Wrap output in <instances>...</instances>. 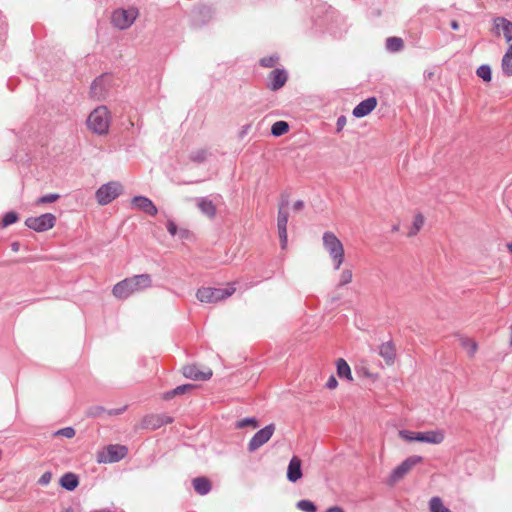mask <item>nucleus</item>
Returning a JSON list of instances; mask_svg holds the SVG:
<instances>
[{"mask_svg":"<svg viewBox=\"0 0 512 512\" xmlns=\"http://www.w3.org/2000/svg\"><path fill=\"white\" fill-rule=\"evenodd\" d=\"M151 283L152 280L149 274L135 275L114 285L112 293L116 298L125 299L136 292L150 287Z\"/></svg>","mask_w":512,"mask_h":512,"instance_id":"nucleus-1","label":"nucleus"},{"mask_svg":"<svg viewBox=\"0 0 512 512\" xmlns=\"http://www.w3.org/2000/svg\"><path fill=\"white\" fill-rule=\"evenodd\" d=\"M322 241L324 249L329 253L333 262L334 270H338L344 262V247L342 242L330 231L324 232Z\"/></svg>","mask_w":512,"mask_h":512,"instance_id":"nucleus-2","label":"nucleus"},{"mask_svg":"<svg viewBox=\"0 0 512 512\" xmlns=\"http://www.w3.org/2000/svg\"><path fill=\"white\" fill-rule=\"evenodd\" d=\"M110 124L109 112L106 106L95 108L87 119L88 128L96 134L108 133Z\"/></svg>","mask_w":512,"mask_h":512,"instance_id":"nucleus-3","label":"nucleus"},{"mask_svg":"<svg viewBox=\"0 0 512 512\" xmlns=\"http://www.w3.org/2000/svg\"><path fill=\"white\" fill-rule=\"evenodd\" d=\"M235 292L234 287L212 288L202 287L197 290L196 297L202 303H217Z\"/></svg>","mask_w":512,"mask_h":512,"instance_id":"nucleus-4","label":"nucleus"},{"mask_svg":"<svg viewBox=\"0 0 512 512\" xmlns=\"http://www.w3.org/2000/svg\"><path fill=\"white\" fill-rule=\"evenodd\" d=\"M123 192V186L118 181H110L101 185L96 193L95 198L99 205H107L120 196Z\"/></svg>","mask_w":512,"mask_h":512,"instance_id":"nucleus-5","label":"nucleus"},{"mask_svg":"<svg viewBox=\"0 0 512 512\" xmlns=\"http://www.w3.org/2000/svg\"><path fill=\"white\" fill-rule=\"evenodd\" d=\"M139 11L136 7L118 8L111 16L112 24L120 30L128 29L136 20Z\"/></svg>","mask_w":512,"mask_h":512,"instance_id":"nucleus-6","label":"nucleus"},{"mask_svg":"<svg viewBox=\"0 0 512 512\" xmlns=\"http://www.w3.org/2000/svg\"><path fill=\"white\" fill-rule=\"evenodd\" d=\"M56 217L52 213H45L37 217H28L25 225L37 232H44L54 227Z\"/></svg>","mask_w":512,"mask_h":512,"instance_id":"nucleus-7","label":"nucleus"},{"mask_svg":"<svg viewBox=\"0 0 512 512\" xmlns=\"http://www.w3.org/2000/svg\"><path fill=\"white\" fill-rule=\"evenodd\" d=\"M421 456L413 455L406 458L400 465L395 467L390 475V484H394L401 480L415 465L422 462Z\"/></svg>","mask_w":512,"mask_h":512,"instance_id":"nucleus-8","label":"nucleus"},{"mask_svg":"<svg viewBox=\"0 0 512 512\" xmlns=\"http://www.w3.org/2000/svg\"><path fill=\"white\" fill-rule=\"evenodd\" d=\"M274 431H275L274 424H269V425L265 426L264 428L260 429L259 431H257L248 443V447H247L248 451L255 452L261 446L266 444L273 436Z\"/></svg>","mask_w":512,"mask_h":512,"instance_id":"nucleus-9","label":"nucleus"},{"mask_svg":"<svg viewBox=\"0 0 512 512\" xmlns=\"http://www.w3.org/2000/svg\"><path fill=\"white\" fill-rule=\"evenodd\" d=\"M214 10L208 5L195 6L191 12L192 25L201 27L207 24L213 17Z\"/></svg>","mask_w":512,"mask_h":512,"instance_id":"nucleus-10","label":"nucleus"},{"mask_svg":"<svg viewBox=\"0 0 512 512\" xmlns=\"http://www.w3.org/2000/svg\"><path fill=\"white\" fill-rule=\"evenodd\" d=\"M128 448L124 445H109L106 448L105 455L101 456L99 462L114 463L126 457Z\"/></svg>","mask_w":512,"mask_h":512,"instance_id":"nucleus-11","label":"nucleus"},{"mask_svg":"<svg viewBox=\"0 0 512 512\" xmlns=\"http://www.w3.org/2000/svg\"><path fill=\"white\" fill-rule=\"evenodd\" d=\"M288 80V73L285 69H274L268 76L267 87L272 91L281 89Z\"/></svg>","mask_w":512,"mask_h":512,"instance_id":"nucleus-12","label":"nucleus"},{"mask_svg":"<svg viewBox=\"0 0 512 512\" xmlns=\"http://www.w3.org/2000/svg\"><path fill=\"white\" fill-rule=\"evenodd\" d=\"M133 208L138 209L150 216H156L158 213L157 207L146 196H135L131 199Z\"/></svg>","mask_w":512,"mask_h":512,"instance_id":"nucleus-13","label":"nucleus"},{"mask_svg":"<svg viewBox=\"0 0 512 512\" xmlns=\"http://www.w3.org/2000/svg\"><path fill=\"white\" fill-rule=\"evenodd\" d=\"M288 211L283 209H278V216H277V228H278V235L281 242V248L285 249L287 245V224H288Z\"/></svg>","mask_w":512,"mask_h":512,"instance_id":"nucleus-14","label":"nucleus"},{"mask_svg":"<svg viewBox=\"0 0 512 512\" xmlns=\"http://www.w3.org/2000/svg\"><path fill=\"white\" fill-rule=\"evenodd\" d=\"M445 439V432L441 429L417 432L416 441L429 444H440Z\"/></svg>","mask_w":512,"mask_h":512,"instance_id":"nucleus-15","label":"nucleus"},{"mask_svg":"<svg viewBox=\"0 0 512 512\" xmlns=\"http://www.w3.org/2000/svg\"><path fill=\"white\" fill-rule=\"evenodd\" d=\"M108 79L109 76L103 74L92 82L89 92L91 98L96 100H101L104 98Z\"/></svg>","mask_w":512,"mask_h":512,"instance_id":"nucleus-16","label":"nucleus"},{"mask_svg":"<svg viewBox=\"0 0 512 512\" xmlns=\"http://www.w3.org/2000/svg\"><path fill=\"white\" fill-rule=\"evenodd\" d=\"M183 375L192 380H209L212 376V370L207 368L201 371L196 365H186L183 367Z\"/></svg>","mask_w":512,"mask_h":512,"instance_id":"nucleus-17","label":"nucleus"},{"mask_svg":"<svg viewBox=\"0 0 512 512\" xmlns=\"http://www.w3.org/2000/svg\"><path fill=\"white\" fill-rule=\"evenodd\" d=\"M377 106L376 97H369L363 101H361L358 105L353 109V116L356 118H362L370 114Z\"/></svg>","mask_w":512,"mask_h":512,"instance_id":"nucleus-18","label":"nucleus"},{"mask_svg":"<svg viewBox=\"0 0 512 512\" xmlns=\"http://www.w3.org/2000/svg\"><path fill=\"white\" fill-rule=\"evenodd\" d=\"M287 479L288 481L295 483L300 480L303 476L302 473V461L299 457L293 456L287 467Z\"/></svg>","mask_w":512,"mask_h":512,"instance_id":"nucleus-19","label":"nucleus"},{"mask_svg":"<svg viewBox=\"0 0 512 512\" xmlns=\"http://www.w3.org/2000/svg\"><path fill=\"white\" fill-rule=\"evenodd\" d=\"M494 29L497 34L502 31L503 36L507 42L512 41V22L505 17H495L493 19Z\"/></svg>","mask_w":512,"mask_h":512,"instance_id":"nucleus-20","label":"nucleus"},{"mask_svg":"<svg viewBox=\"0 0 512 512\" xmlns=\"http://www.w3.org/2000/svg\"><path fill=\"white\" fill-rule=\"evenodd\" d=\"M379 354L387 364H392L396 356L394 344L391 341L382 343L379 347Z\"/></svg>","mask_w":512,"mask_h":512,"instance_id":"nucleus-21","label":"nucleus"},{"mask_svg":"<svg viewBox=\"0 0 512 512\" xmlns=\"http://www.w3.org/2000/svg\"><path fill=\"white\" fill-rule=\"evenodd\" d=\"M197 206L199 210L209 218H213L216 215V207L213 202L206 198L201 197L197 199Z\"/></svg>","mask_w":512,"mask_h":512,"instance_id":"nucleus-22","label":"nucleus"},{"mask_svg":"<svg viewBox=\"0 0 512 512\" xmlns=\"http://www.w3.org/2000/svg\"><path fill=\"white\" fill-rule=\"evenodd\" d=\"M78 484H79L78 476L74 473H71V472L65 473L60 478L61 487L68 491L75 490L76 487L78 486Z\"/></svg>","mask_w":512,"mask_h":512,"instance_id":"nucleus-23","label":"nucleus"},{"mask_svg":"<svg viewBox=\"0 0 512 512\" xmlns=\"http://www.w3.org/2000/svg\"><path fill=\"white\" fill-rule=\"evenodd\" d=\"M193 488L199 495H206L211 490V483L206 477L193 479Z\"/></svg>","mask_w":512,"mask_h":512,"instance_id":"nucleus-24","label":"nucleus"},{"mask_svg":"<svg viewBox=\"0 0 512 512\" xmlns=\"http://www.w3.org/2000/svg\"><path fill=\"white\" fill-rule=\"evenodd\" d=\"M142 425L144 428L156 430L162 426L161 414H150L144 417Z\"/></svg>","mask_w":512,"mask_h":512,"instance_id":"nucleus-25","label":"nucleus"},{"mask_svg":"<svg viewBox=\"0 0 512 512\" xmlns=\"http://www.w3.org/2000/svg\"><path fill=\"white\" fill-rule=\"evenodd\" d=\"M336 367H337V375L340 378L347 379L349 381L352 380L350 366L344 359H342V358L338 359L337 363H336Z\"/></svg>","mask_w":512,"mask_h":512,"instance_id":"nucleus-26","label":"nucleus"},{"mask_svg":"<svg viewBox=\"0 0 512 512\" xmlns=\"http://www.w3.org/2000/svg\"><path fill=\"white\" fill-rule=\"evenodd\" d=\"M386 50L392 53L399 52L404 47V41L400 37H388L385 44Z\"/></svg>","mask_w":512,"mask_h":512,"instance_id":"nucleus-27","label":"nucleus"},{"mask_svg":"<svg viewBox=\"0 0 512 512\" xmlns=\"http://www.w3.org/2000/svg\"><path fill=\"white\" fill-rule=\"evenodd\" d=\"M194 388H195V386L193 384H183V385L177 386L175 389H173L171 391L166 392L164 394V398L166 400H169L177 395H181L188 391H191Z\"/></svg>","mask_w":512,"mask_h":512,"instance_id":"nucleus-28","label":"nucleus"},{"mask_svg":"<svg viewBox=\"0 0 512 512\" xmlns=\"http://www.w3.org/2000/svg\"><path fill=\"white\" fill-rule=\"evenodd\" d=\"M425 222L424 216L420 213L416 214L412 223V226L410 227L408 231V236L412 237L415 236L420 229L423 227Z\"/></svg>","mask_w":512,"mask_h":512,"instance_id":"nucleus-29","label":"nucleus"},{"mask_svg":"<svg viewBox=\"0 0 512 512\" xmlns=\"http://www.w3.org/2000/svg\"><path fill=\"white\" fill-rule=\"evenodd\" d=\"M460 345H461L465 350H467L468 355H469L470 357H473V356H474V354L476 353L477 348H478L477 343H476L473 339H470V338H467V337H461V338H460Z\"/></svg>","mask_w":512,"mask_h":512,"instance_id":"nucleus-30","label":"nucleus"},{"mask_svg":"<svg viewBox=\"0 0 512 512\" xmlns=\"http://www.w3.org/2000/svg\"><path fill=\"white\" fill-rule=\"evenodd\" d=\"M429 508L431 512H451L450 509L444 506L442 499L437 496L430 499Z\"/></svg>","mask_w":512,"mask_h":512,"instance_id":"nucleus-31","label":"nucleus"},{"mask_svg":"<svg viewBox=\"0 0 512 512\" xmlns=\"http://www.w3.org/2000/svg\"><path fill=\"white\" fill-rule=\"evenodd\" d=\"M289 129V125L285 121H277L271 127V133L273 136H281L285 134Z\"/></svg>","mask_w":512,"mask_h":512,"instance_id":"nucleus-32","label":"nucleus"},{"mask_svg":"<svg viewBox=\"0 0 512 512\" xmlns=\"http://www.w3.org/2000/svg\"><path fill=\"white\" fill-rule=\"evenodd\" d=\"M247 426H251L253 428L258 427V420L255 417H247L241 420H238L235 424V427L238 429H243Z\"/></svg>","mask_w":512,"mask_h":512,"instance_id":"nucleus-33","label":"nucleus"},{"mask_svg":"<svg viewBox=\"0 0 512 512\" xmlns=\"http://www.w3.org/2000/svg\"><path fill=\"white\" fill-rule=\"evenodd\" d=\"M296 507L303 512H316V505L310 500H300L296 503Z\"/></svg>","mask_w":512,"mask_h":512,"instance_id":"nucleus-34","label":"nucleus"},{"mask_svg":"<svg viewBox=\"0 0 512 512\" xmlns=\"http://www.w3.org/2000/svg\"><path fill=\"white\" fill-rule=\"evenodd\" d=\"M208 152L206 149H197L192 151L190 154V159L196 163H202L207 159Z\"/></svg>","mask_w":512,"mask_h":512,"instance_id":"nucleus-35","label":"nucleus"},{"mask_svg":"<svg viewBox=\"0 0 512 512\" xmlns=\"http://www.w3.org/2000/svg\"><path fill=\"white\" fill-rule=\"evenodd\" d=\"M352 278H353L352 270L344 269L339 276L338 286L342 287V286H345V285L351 283Z\"/></svg>","mask_w":512,"mask_h":512,"instance_id":"nucleus-36","label":"nucleus"},{"mask_svg":"<svg viewBox=\"0 0 512 512\" xmlns=\"http://www.w3.org/2000/svg\"><path fill=\"white\" fill-rule=\"evenodd\" d=\"M59 198H60L59 194L51 193V194H47V195L39 197L36 200L35 204L41 205V204H46V203H53V202L57 201Z\"/></svg>","mask_w":512,"mask_h":512,"instance_id":"nucleus-37","label":"nucleus"},{"mask_svg":"<svg viewBox=\"0 0 512 512\" xmlns=\"http://www.w3.org/2000/svg\"><path fill=\"white\" fill-rule=\"evenodd\" d=\"M478 77L482 78L484 81L491 80V69L490 66H478L476 71Z\"/></svg>","mask_w":512,"mask_h":512,"instance_id":"nucleus-38","label":"nucleus"},{"mask_svg":"<svg viewBox=\"0 0 512 512\" xmlns=\"http://www.w3.org/2000/svg\"><path fill=\"white\" fill-rule=\"evenodd\" d=\"M18 220V215L15 212H8L4 215L2 219V226L7 227L11 224H14Z\"/></svg>","mask_w":512,"mask_h":512,"instance_id":"nucleus-39","label":"nucleus"},{"mask_svg":"<svg viewBox=\"0 0 512 512\" xmlns=\"http://www.w3.org/2000/svg\"><path fill=\"white\" fill-rule=\"evenodd\" d=\"M55 436H63L65 438H73L75 436V430L72 427H65L57 430Z\"/></svg>","mask_w":512,"mask_h":512,"instance_id":"nucleus-40","label":"nucleus"},{"mask_svg":"<svg viewBox=\"0 0 512 512\" xmlns=\"http://www.w3.org/2000/svg\"><path fill=\"white\" fill-rule=\"evenodd\" d=\"M399 436L408 442H412V441H416L417 432H412V431H408V430H400Z\"/></svg>","mask_w":512,"mask_h":512,"instance_id":"nucleus-41","label":"nucleus"},{"mask_svg":"<svg viewBox=\"0 0 512 512\" xmlns=\"http://www.w3.org/2000/svg\"><path fill=\"white\" fill-rule=\"evenodd\" d=\"M280 60V57L277 53H274L270 56H267V57H262L260 60H259V63L258 64H261V65H264V64H275L277 63L278 61Z\"/></svg>","mask_w":512,"mask_h":512,"instance_id":"nucleus-42","label":"nucleus"},{"mask_svg":"<svg viewBox=\"0 0 512 512\" xmlns=\"http://www.w3.org/2000/svg\"><path fill=\"white\" fill-rule=\"evenodd\" d=\"M7 34V23L0 16V45L5 42Z\"/></svg>","mask_w":512,"mask_h":512,"instance_id":"nucleus-43","label":"nucleus"},{"mask_svg":"<svg viewBox=\"0 0 512 512\" xmlns=\"http://www.w3.org/2000/svg\"><path fill=\"white\" fill-rule=\"evenodd\" d=\"M52 479V473L47 471L41 475V477L38 480V483L42 486H46L50 483Z\"/></svg>","mask_w":512,"mask_h":512,"instance_id":"nucleus-44","label":"nucleus"},{"mask_svg":"<svg viewBox=\"0 0 512 512\" xmlns=\"http://www.w3.org/2000/svg\"><path fill=\"white\" fill-rule=\"evenodd\" d=\"M104 411H105V409H104L102 406H94V407H91V408L88 410V415H89V416H91V417H98V416H100Z\"/></svg>","mask_w":512,"mask_h":512,"instance_id":"nucleus-45","label":"nucleus"},{"mask_svg":"<svg viewBox=\"0 0 512 512\" xmlns=\"http://www.w3.org/2000/svg\"><path fill=\"white\" fill-rule=\"evenodd\" d=\"M501 64H512V44L508 47L507 52L503 56Z\"/></svg>","mask_w":512,"mask_h":512,"instance_id":"nucleus-46","label":"nucleus"},{"mask_svg":"<svg viewBox=\"0 0 512 512\" xmlns=\"http://www.w3.org/2000/svg\"><path fill=\"white\" fill-rule=\"evenodd\" d=\"M166 228H167V231L169 232V234H171L172 236H175L178 232V228H177L176 224L174 223V221H172V220L167 221Z\"/></svg>","mask_w":512,"mask_h":512,"instance_id":"nucleus-47","label":"nucleus"},{"mask_svg":"<svg viewBox=\"0 0 512 512\" xmlns=\"http://www.w3.org/2000/svg\"><path fill=\"white\" fill-rule=\"evenodd\" d=\"M338 385V381L334 376H330L328 381L326 382V387L328 389H335Z\"/></svg>","mask_w":512,"mask_h":512,"instance_id":"nucleus-48","label":"nucleus"},{"mask_svg":"<svg viewBox=\"0 0 512 512\" xmlns=\"http://www.w3.org/2000/svg\"><path fill=\"white\" fill-rule=\"evenodd\" d=\"M345 125H346V117L343 115L338 117L337 122H336L337 131L338 132L341 131Z\"/></svg>","mask_w":512,"mask_h":512,"instance_id":"nucleus-49","label":"nucleus"},{"mask_svg":"<svg viewBox=\"0 0 512 512\" xmlns=\"http://www.w3.org/2000/svg\"><path fill=\"white\" fill-rule=\"evenodd\" d=\"M289 204L288 196L287 195H281L280 202H279V209L286 210L287 206Z\"/></svg>","mask_w":512,"mask_h":512,"instance_id":"nucleus-50","label":"nucleus"},{"mask_svg":"<svg viewBox=\"0 0 512 512\" xmlns=\"http://www.w3.org/2000/svg\"><path fill=\"white\" fill-rule=\"evenodd\" d=\"M304 207V202L302 200H297L294 204H293V209L295 211H299L301 209H303Z\"/></svg>","mask_w":512,"mask_h":512,"instance_id":"nucleus-51","label":"nucleus"},{"mask_svg":"<svg viewBox=\"0 0 512 512\" xmlns=\"http://www.w3.org/2000/svg\"><path fill=\"white\" fill-rule=\"evenodd\" d=\"M162 426L173 422V418L164 414H161Z\"/></svg>","mask_w":512,"mask_h":512,"instance_id":"nucleus-52","label":"nucleus"},{"mask_svg":"<svg viewBox=\"0 0 512 512\" xmlns=\"http://www.w3.org/2000/svg\"><path fill=\"white\" fill-rule=\"evenodd\" d=\"M436 72L430 69L424 71L425 78L432 79L435 76Z\"/></svg>","mask_w":512,"mask_h":512,"instance_id":"nucleus-53","label":"nucleus"},{"mask_svg":"<svg viewBox=\"0 0 512 512\" xmlns=\"http://www.w3.org/2000/svg\"><path fill=\"white\" fill-rule=\"evenodd\" d=\"M503 73L507 76H512V66H502Z\"/></svg>","mask_w":512,"mask_h":512,"instance_id":"nucleus-54","label":"nucleus"},{"mask_svg":"<svg viewBox=\"0 0 512 512\" xmlns=\"http://www.w3.org/2000/svg\"><path fill=\"white\" fill-rule=\"evenodd\" d=\"M325 512H344V510L339 506H333L328 508Z\"/></svg>","mask_w":512,"mask_h":512,"instance_id":"nucleus-55","label":"nucleus"},{"mask_svg":"<svg viewBox=\"0 0 512 512\" xmlns=\"http://www.w3.org/2000/svg\"><path fill=\"white\" fill-rule=\"evenodd\" d=\"M124 409L125 408L110 410V411H108V414L109 415H119L124 411Z\"/></svg>","mask_w":512,"mask_h":512,"instance_id":"nucleus-56","label":"nucleus"},{"mask_svg":"<svg viewBox=\"0 0 512 512\" xmlns=\"http://www.w3.org/2000/svg\"><path fill=\"white\" fill-rule=\"evenodd\" d=\"M450 27H451L453 30H458V29H459V23H458V21H456V20H452V21L450 22Z\"/></svg>","mask_w":512,"mask_h":512,"instance_id":"nucleus-57","label":"nucleus"},{"mask_svg":"<svg viewBox=\"0 0 512 512\" xmlns=\"http://www.w3.org/2000/svg\"><path fill=\"white\" fill-rule=\"evenodd\" d=\"M11 248H12V250H13L14 252H18V251H19V249H20V243H19V242H13V243L11 244Z\"/></svg>","mask_w":512,"mask_h":512,"instance_id":"nucleus-58","label":"nucleus"},{"mask_svg":"<svg viewBox=\"0 0 512 512\" xmlns=\"http://www.w3.org/2000/svg\"><path fill=\"white\" fill-rule=\"evenodd\" d=\"M188 231L187 230H181L180 231V237L181 238H184L186 235H187Z\"/></svg>","mask_w":512,"mask_h":512,"instance_id":"nucleus-59","label":"nucleus"},{"mask_svg":"<svg viewBox=\"0 0 512 512\" xmlns=\"http://www.w3.org/2000/svg\"><path fill=\"white\" fill-rule=\"evenodd\" d=\"M509 252L512 254V242L507 244Z\"/></svg>","mask_w":512,"mask_h":512,"instance_id":"nucleus-60","label":"nucleus"},{"mask_svg":"<svg viewBox=\"0 0 512 512\" xmlns=\"http://www.w3.org/2000/svg\"><path fill=\"white\" fill-rule=\"evenodd\" d=\"M510 330H511L510 345L512 346V325L510 326Z\"/></svg>","mask_w":512,"mask_h":512,"instance_id":"nucleus-61","label":"nucleus"},{"mask_svg":"<svg viewBox=\"0 0 512 512\" xmlns=\"http://www.w3.org/2000/svg\"><path fill=\"white\" fill-rule=\"evenodd\" d=\"M94 512H108L107 510H97V511H94Z\"/></svg>","mask_w":512,"mask_h":512,"instance_id":"nucleus-62","label":"nucleus"},{"mask_svg":"<svg viewBox=\"0 0 512 512\" xmlns=\"http://www.w3.org/2000/svg\"><path fill=\"white\" fill-rule=\"evenodd\" d=\"M66 512H71V510H66Z\"/></svg>","mask_w":512,"mask_h":512,"instance_id":"nucleus-63","label":"nucleus"},{"mask_svg":"<svg viewBox=\"0 0 512 512\" xmlns=\"http://www.w3.org/2000/svg\"><path fill=\"white\" fill-rule=\"evenodd\" d=\"M66 512H71V510H66Z\"/></svg>","mask_w":512,"mask_h":512,"instance_id":"nucleus-64","label":"nucleus"}]
</instances>
